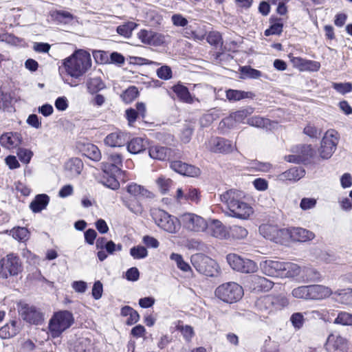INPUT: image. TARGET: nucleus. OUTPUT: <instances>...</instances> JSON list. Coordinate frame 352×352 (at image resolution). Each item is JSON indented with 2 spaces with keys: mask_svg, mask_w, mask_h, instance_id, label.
Wrapping results in <instances>:
<instances>
[{
  "mask_svg": "<svg viewBox=\"0 0 352 352\" xmlns=\"http://www.w3.org/2000/svg\"><path fill=\"white\" fill-rule=\"evenodd\" d=\"M242 197V192L234 189L228 190L220 195L221 202L228 210L226 212L227 216L247 219L253 213L252 208L241 200Z\"/></svg>",
  "mask_w": 352,
  "mask_h": 352,
  "instance_id": "nucleus-1",
  "label": "nucleus"
},
{
  "mask_svg": "<svg viewBox=\"0 0 352 352\" xmlns=\"http://www.w3.org/2000/svg\"><path fill=\"white\" fill-rule=\"evenodd\" d=\"M91 66V58L84 50H77L63 60L59 72H65L72 78H78L86 73Z\"/></svg>",
  "mask_w": 352,
  "mask_h": 352,
  "instance_id": "nucleus-2",
  "label": "nucleus"
},
{
  "mask_svg": "<svg viewBox=\"0 0 352 352\" xmlns=\"http://www.w3.org/2000/svg\"><path fill=\"white\" fill-rule=\"evenodd\" d=\"M289 304L287 298L283 295H267L260 297L255 302L256 310L263 315H268L281 310Z\"/></svg>",
  "mask_w": 352,
  "mask_h": 352,
  "instance_id": "nucleus-3",
  "label": "nucleus"
},
{
  "mask_svg": "<svg viewBox=\"0 0 352 352\" xmlns=\"http://www.w3.org/2000/svg\"><path fill=\"white\" fill-rule=\"evenodd\" d=\"M74 322L73 314L69 311L55 313L49 322V331L52 338L59 337Z\"/></svg>",
  "mask_w": 352,
  "mask_h": 352,
  "instance_id": "nucleus-4",
  "label": "nucleus"
},
{
  "mask_svg": "<svg viewBox=\"0 0 352 352\" xmlns=\"http://www.w3.org/2000/svg\"><path fill=\"white\" fill-rule=\"evenodd\" d=\"M151 216L155 224L165 232L176 234L180 229V221L164 210L154 208L151 210Z\"/></svg>",
  "mask_w": 352,
  "mask_h": 352,
  "instance_id": "nucleus-5",
  "label": "nucleus"
},
{
  "mask_svg": "<svg viewBox=\"0 0 352 352\" xmlns=\"http://www.w3.org/2000/svg\"><path fill=\"white\" fill-rule=\"evenodd\" d=\"M23 271L20 258L14 253H10L0 260V278L7 279L16 276Z\"/></svg>",
  "mask_w": 352,
  "mask_h": 352,
  "instance_id": "nucleus-6",
  "label": "nucleus"
},
{
  "mask_svg": "<svg viewBox=\"0 0 352 352\" xmlns=\"http://www.w3.org/2000/svg\"><path fill=\"white\" fill-rule=\"evenodd\" d=\"M191 263L196 270L207 276H214L218 274L219 266L216 261L203 254H195L191 256Z\"/></svg>",
  "mask_w": 352,
  "mask_h": 352,
  "instance_id": "nucleus-7",
  "label": "nucleus"
},
{
  "mask_svg": "<svg viewBox=\"0 0 352 352\" xmlns=\"http://www.w3.org/2000/svg\"><path fill=\"white\" fill-rule=\"evenodd\" d=\"M243 295V290L239 284L230 282L219 285L215 290V296L221 300L232 303L238 301Z\"/></svg>",
  "mask_w": 352,
  "mask_h": 352,
  "instance_id": "nucleus-8",
  "label": "nucleus"
},
{
  "mask_svg": "<svg viewBox=\"0 0 352 352\" xmlns=\"http://www.w3.org/2000/svg\"><path fill=\"white\" fill-rule=\"evenodd\" d=\"M339 142V136L337 131L333 129L328 130L323 136L319 153L322 159L330 158L336 151Z\"/></svg>",
  "mask_w": 352,
  "mask_h": 352,
  "instance_id": "nucleus-9",
  "label": "nucleus"
},
{
  "mask_svg": "<svg viewBox=\"0 0 352 352\" xmlns=\"http://www.w3.org/2000/svg\"><path fill=\"white\" fill-rule=\"evenodd\" d=\"M189 232H200L208 228L207 221L201 216L194 213H185L180 217V225Z\"/></svg>",
  "mask_w": 352,
  "mask_h": 352,
  "instance_id": "nucleus-10",
  "label": "nucleus"
},
{
  "mask_svg": "<svg viewBox=\"0 0 352 352\" xmlns=\"http://www.w3.org/2000/svg\"><path fill=\"white\" fill-rule=\"evenodd\" d=\"M230 266L236 271L242 273H253L258 267L255 262L248 258H243L236 254H229L226 257Z\"/></svg>",
  "mask_w": 352,
  "mask_h": 352,
  "instance_id": "nucleus-11",
  "label": "nucleus"
},
{
  "mask_svg": "<svg viewBox=\"0 0 352 352\" xmlns=\"http://www.w3.org/2000/svg\"><path fill=\"white\" fill-rule=\"evenodd\" d=\"M259 232L265 239L276 243H282L285 240V234L288 233L287 228L278 229L277 226L270 224L261 225Z\"/></svg>",
  "mask_w": 352,
  "mask_h": 352,
  "instance_id": "nucleus-12",
  "label": "nucleus"
},
{
  "mask_svg": "<svg viewBox=\"0 0 352 352\" xmlns=\"http://www.w3.org/2000/svg\"><path fill=\"white\" fill-rule=\"evenodd\" d=\"M206 146L211 152L224 154L231 153L234 148L230 140L218 137L211 138L206 142Z\"/></svg>",
  "mask_w": 352,
  "mask_h": 352,
  "instance_id": "nucleus-13",
  "label": "nucleus"
},
{
  "mask_svg": "<svg viewBox=\"0 0 352 352\" xmlns=\"http://www.w3.org/2000/svg\"><path fill=\"white\" fill-rule=\"evenodd\" d=\"M23 319L33 324H40L44 320L43 313L36 307L25 304L19 311Z\"/></svg>",
  "mask_w": 352,
  "mask_h": 352,
  "instance_id": "nucleus-14",
  "label": "nucleus"
},
{
  "mask_svg": "<svg viewBox=\"0 0 352 352\" xmlns=\"http://www.w3.org/2000/svg\"><path fill=\"white\" fill-rule=\"evenodd\" d=\"M138 38L146 45L160 46L165 42V36L152 30H141L138 34Z\"/></svg>",
  "mask_w": 352,
  "mask_h": 352,
  "instance_id": "nucleus-15",
  "label": "nucleus"
},
{
  "mask_svg": "<svg viewBox=\"0 0 352 352\" xmlns=\"http://www.w3.org/2000/svg\"><path fill=\"white\" fill-rule=\"evenodd\" d=\"M346 347V340L338 333H331L325 343V349L329 352H344Z\"/></svg>",
  "mask_w": 352,
  "mask_h": 352,
  "instance_id": "nucleus-16",
  "label": "nucleus"
},
{
  "mask_svg": "<svg viewBox=\"0 0 352 352\" xmlns=\"http://www.w3.org/2000/svg\"><path fill=\"white\" fill-rule=\"evenodd\" d=\"M22 141L21 135L17 132H6L0 136V144L9 150L19 148Z\"/></svg>",
  "mask_w": 352,
  "mask_h": 352,
  "instance_id": "nucleus-17",
  "label": "nucleus"
},
{
  "mask_svg": "<svg viewBox=\"0 0 352 352\" xmlns=\"http://www.w3.org/2000/svg\"><path fill=\"white\" fill-rule=\"evenodd\" d=\"M288 233L285 234V240L291 239L295 241L305 242L313 239L315 234L302 228H287Z\"/></svg>",
  "mask_w": 352,
  "mask_h": 352,
  "instance_id": "nucleus-18",
  "label": "nucleus"
},
{
  "mask_svg": "<svg viewBox=\"0 0 352 352\" xmlns=\"http://www.w3.org/2000/svg\"><path fill=\"white\" fill-rule=\"evenodd\" d=\"M170 166L174 171L188 177H195L199 174V168L186 164L182 161L176 160L170 162Z\"/></svg>",
  "mask_w": 352,
  "mask_h": 352,
  "instance_id": "nucleus-19",
  "label": "nucleus"
},
{
  "mask_svg": "<svg viewBox=\"0 0 352 352\" xmlns=\"http://www.w3.org/2000/svg\"><path fill=\"white\" fill-rule=\"evenodd\" d=\"M254 112L252 107H247L230 113V116L225 118L222 122L229 127L234 126V122L242 123L245 119Z\"/></svg>",
  "mask_w": 352,
  "mask_h": 352,
  "instance_id": "nucleus-20",
  "label": "nucleus"
},
{
  "mask_svg": "<svg viewBox=\"0 0 352 352\" xmlns=\"http://www.w3.org/2000/svg\"><path fill=\"white\" fill-rule=\"evenodd\" d=\"M283 261L265 260L260 263L263 273L269 276L280 277Z\"/></svg>",
  "mask_w": 352,
  "mask_h": 352,
  "instance_id": "nucleus-21",
  "label": "nucleus"
},
{
  "mask_svg": "<svg viewBox=\"0 0 352 352\" xmlns=\"http://www.w3.org/2000/svg\"><path fill=\"white\" fill-rule=\"evenodd\" d=\"M208 232L211 236L219 239H229L228 230L226 227L218 219H212L209 224H208Z\"/></svg>",
  "mask_w": 352,
  "mask_h": 352,
  "instance_id": "nucleus-22",
  "label": "nucleus"
},
{
  "mask_svg": "<svg viewBox=\"0 0 352 352\" xmlns=\"http://www.w3.org/2000/svg\"><path fill=\"white\" fill-rule=\"evenodd\" d=\"M274 283L265 277L254 275L250 279V287L256 292H266L272 288Z\"/></svg>",
  "mask_w": 352,
  "mask_h": 352,
  "instance_id": "nucleus-23",
  "label": "nucleus"
},
{
  "mask_svg": "<svg viewBox=\"0 0 352 352\" xmlns=\"http://www.w3.org/2000/svg\"><path fill=\"white\" fill-rule=\"evenodd\" d=\"M126 133L117 131L109 134L104 139L107 145L111 147H120L124 146L128 141Z\"/></svg>",
  "mask_w": 352,
  "mask_h": 352,
  "instance_id": "nucleus-24",
  "label": "nucleus"
},
{
  "mask_svg": "<svg viewBox=\"0 0 352 352\" xmlns=\"http://www.w3.org/2000/svg\"><path fill=\"white\" fill-rule=\"evenodd\" d=\"M309 289V300H322L332 294V290L329 287L322 285H311Z\"/></svg>",
  "mask_w": 352,
  "mask_h": 352,
  "instance_id": "nucleus-25",
  "label": "nucleus"
},
{
  "mask_svg": "<svg viewBox=\"0 0 352 352\" xmlns=\"http://www.w3.org/2000/svg\"><path fill=\"white\" fill-rule=\"evenodd\" d=\"M305 170L301 167H293L278 175V179L282 182H296L303 177Z\"/></svg>",
  "mask_w": 352,
  "mask_h": 352,
  "instance_id": "nucleus-26",
  "label": "nucleus"
},
{
  "mask_svg": "<svg viewBox=\"0 0 352 352\" xmlns=\"http://www.w3.org/2000/svg\"><path fill=\"white\" fill-rule=\"evenodd\" d=\"M83 168V163L79 158H72L65 165L66 175L69 178H73L80 174Z\"/></svg>",
  "mask_w": 352,
  "mask_h": 352,
  "instance_id": "nucleus-27",
  "label": "nucleus"
},
{
  "mask_svg": "<svg viewBox=\"0 0 352 352\" xmlns=\"http://www.w3.org/2000/svg\"><path fill=\"white\" fill-rule=\"evenodd\" d=\"M148 154L153 159L163 161L168 159L171 154V150L166 146L154 145L149 147Z\"/></svg>",
  "mask_w": 352,
  "mask_h": 352,
  "instance_id": "nucleus-28",
  "label": "nucleus"
},
{
  "mask_svg": "<svg viewBox=\"0 0 352 352\" xmlns=\"http://www.w3.org/2000/svg\"><path fill=\"white\" fill-rule=\"evenodd\" d=\"M127 151L132 154H138L146 150L148 146L146 140L137 137L127 141Z\"/></svg>",
  "mask_w": 352,
  "mask_h": 352,
  "instance_id": "nucleus-29",
  "label": "nucleus"
},
{
  "mask_svg": "<svg viewBox=\"0 0 352 352\" xmlns=\"http://www.w3.org/2000/svg\"><path fill=\"white\" fill-rule=\"evenodd\" d=\"M282 265L280 278H293L301 274L302 269L296 263L283 261Z\"/></svg>",
  "mask_w": 352,
  "mask_h": 352,
  "instance_id": "nucleus-30",
  "label": "nucleus"
},
{
  "mask_svg": "<svg viewBox=\"0 0 352 352\" xmlns=\"http://www.w3.org/2000/svg\"><path fill=\"white\" fill-rule=\"evenodd\" d=\"M171 89L181 101L188 104L194 102V98L190 94L188 89L184 85L179 82L173 85Z\"/></svg>",
  "mask_w": 352,
  "mask_h": 352,
  "instance_id": "nucleus-31",
  "label": "nucleus"
},
{
  "mask_svg": "<svg viewBox=\"0 0 352 352\" xmlns=\"http://www.w3.org/2000/svg\"><path fill=\"white\" fill-rule=\"evenodd\" d=\"M50 201V197L45 194H40L35 197L30 203V208L34 212H39L45 209Z\"/></svg>",
  "mask_w": 352,
  "mask_h": 352,
  "instance_id": "nucleus-32",
  "label": "nucleus"
},
{
  "mask_svg": "<svg viewBox=\"0 0 352 352\" xmlns=\"http://www.w3.org/2000/svg\"><path fill=\"white\" fill-rule=\"evenodd\" d=\"M247 123L250 126L265 129H270L273 126V124H275L274 122H272L268 118L259 116H255L248 118Z\"/></svg>",
  "mask_w": 352,
  "mask_h": 352,
  "instance_id": "nucleus-33",
  "label": "nucleus"
},
{
  "mask_svg": "<svg viewBox=\"0 0 352 352\" xmlns=\"http://www.w3.org/2000/svg\"><path fill=\"white\" fill-rule=\"evenodd\" d=\"M19 332V327L17 322L12 321L0 329V338L8 339L14 337Z\"/></svg>",
  "mask_w": 352,
  "mask_h": 352,
  "instance_id": "nucleus-34",
  "label": "nucleus"
},
{
  "mask_svg": "<svg viewBox=\"0 0 352 352\" xmlns=\"http://www.w3.org/2000/svg\"><path fill=\"white\" fill-rule=\"evenodd\" d=\"M254 94L251 91H245L235 89L226 91V98L230 101H239L245 98H253Z\"/></svg>",
  "mask_w": 352,
  "mask_h": 352,
  "instance_id": "nucleus-35",
  "label": "nucleus"
},
{
  "mask_svg": "<svg viewBox=\"0 0 352 352\" xmlns=\"http://www.w3.org/2000/svg\"><path fill=\"white\" fill-rule=\"evenodd\" d=\"M86 84L88 91L91 94L97 93L105 87L104 82L102 81L101 78L98 76L89 78Z\"/></svg>",
  "mask_w": 352,
  "mask_h": 352,
  "instance_id": "nucleus-36",
  "label": "nucleus"
},
{
  "mask_svg": "<svg viewBox=\"0 0 352 352\" xmlns=\"http://www.w3.org/2000/svg\"><path fill=\"white\" fill-rule=\"evenodd\" d=\"M51 16L54 21L63 24H70L75 19L73 14L65 10H56Z\"/></svg>",
  "mask_w": 352,
  "mask_h": 352,
  "instance_id": "nucleus-37",
  "label": "nucleus"
},
{
  "mask_svg": "<svg viewBox=\"0 0 352 352\" xmlns=\"http://www.w3.org/2000/svg\"><path fill=\"white\" fill-rule=\"evenodd\" d=\"M126 190L135 198L138 196L150 197L151 195V193L144 187L135 183L129 184L126 187Z\"/></svg>",
  "mask_w": 352,
  "mask_h": 352,
  "instance_id": "nucleus-38",
  "label": "nucleus"
},
{
  "mask_svg": "<svg viewBox=\"0 0 352 352\" xmlns=\"http://www.w3.org/2000/svg\"><path fill=\"white\" fill-rule=\"evenodd\" d=\"M84 155L88 158L98 162L101 159V153L99 148L93 144H87L84 146Z\"/></svg>",
  "mask_w": 352,
  "mask_h": 352,
  "instance_id": "nucleus-39",
  "label": "nucleus"
},
{
  "mask_svg": "<svg viewBox=\"0 0 352 352\" xmlns=\"http://www.w3.org/2000/svg\"><path fill=\"white\" fill-rule=\"evenodd\" d=\"M124 205L133 213L141 214L143 212V207L137 198L133 197L122 200Z\"/></svg>",
  "mask_w": 352,
  "mask_h": 352,
  "instance_id": "nucleus-40",
  "label": "nucleus"
},
{
  "mask_svg": "<svg viewBox=\"0 0 352 352\" xmlns=\"http://www.w3.org/2000/svg\"><path fill=\"white\" fill-rule=\"evenodd\" d=\"M301 278L304 281H317L320 279V274L314 268L304 267L301 271Z\"/></svg>",
  "mask_w": 352,
  "mask_h": 352,
  "instance_id": "nucleus-41",
  "label": "nucleus"
},
{
  "mask_svg": "<svg viewBox=\"0 0 352 352\" xmlns=\"http://www.w3.org/2000/svg\"><path fill=\"white\" fill-rule=\"evenodd\" d=\"M229 239H243L248 236V232L246 228L240 226H232L228 229Z\"/></svg>",
  "mask_w": 352,
  "mask_h": 352,
  "instance_id": "nucleus-42",
  "label": "nucleus"
},
{
  "mask_svg": "<svg viewBox=\"0 0 352 352\" xmlns=\"http://www.w3.org/2000/svg\"><path fill=\"white\" fill-rule=\"evenodd\" d=\"M137 26V23L132 21H129L119 25L117 28V32L121 36H123L126 38H129L132 34L133 30L135 29Z\"/></svg>",
  "mask_w": 352,
  "mask_h": 352,
  "instance_id": "nucleus-43",
  "label": "nucleus"
},
{
  "mask_svg": "<svg viewBox=\"0 0 352 352\" xmlns=\"http://www.w3.org/2000/svg\"><path fill=\"white\" fill-rule=\"evenodd\" d=\"M92 350L93 344L88 338L79 339L75 346L76 352H91Z\"/></svg>",
  "mask_w": 352,
  "mask_h": 352,
  "instance_id": "nucleus-44",
  "label": "nucleus"
},
{
  "mask_svg": "<svg viewBox=\"0 0 352 352\" xmlns=\"http://www.w3.org/2000/svg\"><path fill=\"white\" fill-rule=\"evenodd\" d=\"M309 285H303L294 288L292 292V294L296 298L309 300Z\"/></svg>",
  "mask_w": 352,
  "mask_h": 352,
  "instance_id": "nucleus-45",
  "label": "nucleus"
},
{
  "mask_svg": "<svg viewBox=\"0 0 352 352\" xmlns=\"http://www.w3.org/2000/svg\"><path fill=\"white\" fill-rule=\"evenodd\" d=\"M185 200L198 204L200 201V192L199 190L193 187H186Z\"/></svg>",
  "mask_w": 352,
  "mask_h": 352,
  "instance_id": "nucleus-46",
  "label": "nucleus"
},
{
  "mask_svg": "<svg viewBox=\"0 0 352 352\" xmlns=\"http://www.w3.org/2000/svg\"><path fill=\"white\" fill-rule=\"evenodd\" d=\"M10 234L18 241H25L28 239L29 231L23 227H18L10 230Z\"/></svg>",
  "mask_w": 352,
  "mask_h": 352,
  "instance_id": "nucleus-47",
  "label": "nucleus"
},
{
  "mask_svg": "<svg viewBox=\"0 0 352 352\" xmlns=\"http://www.w3.org/2000/svg\"><path fill=\"white\" fill-rule=\"evenodd\" d=\"M156 184L162 194H165L173 185V181L164 176L159 177L156 180Z\"/></svg>",
  "mask_w": 352,
  "mask_h": 352,
  "instance_id": "nucleus-48",
  "label": "nucleus"
},
{
  "mask_svg": "<svg viewBox=\"0 0 352 352\" xmlns=\"http://www.w3.org/2000/svg\"><path fill=\"white\" fill-rule=\"evenodd\" d=\"M170 258L175 261L177 267L183 272H188L190 270V266L184 261L182 255L176 253H172L170 256Z\"/></svg>",
  "mask_w": 352,
  "mask_h": 352,
  "instance_id": "nucleus-49",
  "label": "nucleus"
},
{
  "mask_svg": "<svg viewBox=\"0 0 352 352\" xmlns=\"http://www.w3.org/2000/svg\"><path fill=\"white\" fill-rule=\"evenodd\" d=\"M130 254L135 259H142L148 256V251L144 246L137 245L131 248Z\"/></svg>",
  "mask_w": 352,
  "mask_h": 352,
  "instance_id": "nucleus-50",
  "label": "nucleus"
},
{
  "mask_svg": "<svg viewBox=\"0 0 352 352\" xmlns=\"http://www.w3.org/2000/svg\"><path fill=\"white\" fill-rule=\"evenodd\" d=\"M334 323L342 325H352V314L345 311H341L335 319Z\"/></svg>",
  "mask_w": 352,
  "mask_h": 352,
  "instance_id": "nucleus-51",
  "label": "nucleus"
},
{
  "mask_svg": "<svg viewBox=\"0 0 352 352\" xmlns=\"http://www.w3.org/2000/svg\"><path fill=\"white\" fill-rule=\"evenodd\" d=\"M283 24L281 22V19H277V21L272 24L270 28L267 29L265 31V36H270V35H278L281 34L283 32Z\"/></svg>",
  "mask_w": 352,
  "mask_h": 352,
  "instance_id": "nucleus-52",
  "label": "nucleus"
},
{
  "mask_svg": "<svg viewBox=\"0 0 352 352\" xmlns=\"http://www.w3.org/2000/svg\"><path fill=\"white\" fill-rule=\"evenodd\" d=\"M207 41L212 45L218 47L223 44L221 35L219 32L213 31L208 33Z\"/></svg>",
  "mask_w": 352,
  "mask_h": 352,
  "instance_id": "nucleus-53",
  "label": "nucleus"
},
{
  "mask_svg": "<svg viewBox=\"0 0 352 352\" xmlns=\"http://www.w3.org/2000/svg\"><path fill=\"white\" fill-rule=\"evenodd\" d=\"M17 156L19 159V160L23 163V164H29L30 160H31V158L33 155V153L27 149V148H18V150H17Z\"/></svg>",
  "mask_w": 352,
  "mask_h": 352,
  "instance_id": "nucleus-54",
  "label": "nucleus"
},
{
  "mask_svg": "<svg viewBox=\"0 0 352 352\" xmlns=\"http://www.w3.org/2000/svg\"><path fill=\"white\" fill-rule=\"evenodd\" d=\"M241 72L245 77L252 79H257L261 76V72L260 71L248 66L242 67Z\"/></svg>",
  "mask_w": 352,
  "mask_h": 352,
  "instance_id": "nucleus-55",
  "label": "nucleus"
},
{
  "mask_svg": "<svg viewBox=\"0 0 352 352\" xmlns=\"http://www.w3.org/2000/svg\"><path fill=\"white\" fill-rule=\"evenodd\" d=\"M332 87L341 94H345L352 91V85L350 82H333Z\"/></svg>",
  "mask_w": 352,
  "mask_h": 352,
  "instance_id": "nucleus-56",
  "label": "nucleus"
},
{
  "mask_svg": "<svg viewBox=\"0 0 352 352\" xmlns=\"http://www.w3.org/2000/svg\"><path fill=\"white\" fill-rule=\"evenodd\" d=\"M138 96V90L135 87L128 88L122 94L123 100L127 103L131 102Z\"/></svg>",
  "mask_w": 352,
  "mask_h": 352,
  "instance_id": "nucleus-57",
  "label": "nucleus"
},
{
  "mask_svg": "<svg viewBox=\"0 0 352 352\" xmlns=\"http://www.w3.org/2000/svg\"><path fill=\"white\" fill-rule=\"evenodd\" d=\"M157 76L160 79L167 80L172 78V70L169 66L163 65L157 69Z\"/></svg>",
  "mask_w": 352,
  "mask_h": 352,
  "instance_id": "nucleus-58",
  "label": "nucleus"
},
{
  "mask_svg": "<svg viewBox=\"0 0 352 352\" xmlns=\"http://www.w3.org/2000/svg\"><path fill=\"white\" fill-rule=\"evenodd\" d=\"M290 321L296 329H300L304 324L305 318L302 313H294L291 316Z\"/></svg>",
  "mask_w": 352,
  "mask_h": 352,
  "instance_id": "nucleus-59",
  "label": "nucleus"
},
{
  "mask_svg": "<svg viewBox=\"0 0 352 352\" xmlns=\"http://www.w3.org/2000/svg\"><path fill=\"white\" fill-rule=\"evenodd\" d=\"M272 166V164L268 162L254 161L251 163L252 168L261 172H268L271 169Z\"/></svg>",
  "mask_w": 352,
  "mask_h": 352,
  "instance_id": "nucleus-60",
  "label": "nucleus"
},
{
  "mask_svg": "<svg viewBox=\"0 0 352 352\" xmlns=\"http://www.w3.org/2000/svg\"><path fill=\"white\" fill-rule=\"evenodd\" d=\"M108 159L115 168L118 170H120V167L122 166V156L120 154L112 153L109 156Z\"/></svg>",
  "mask_w": 352,
  "mask_h": 352,
  "instance_id": "nucleus-61",
  "label": "nucleus"
},
{
  "mask_svg": "<svg viewBox=\"0 0 352 352\" xmlns=\"http://www.w3.org/2000/svg\"><path fill=\"white\" fill-rule=\"evenodd\" d=\"M177 329L182 333L186 340L189 341L194 335L193 329L188 325H179Z\"/></svg>",
  "mask_w": 352,
  "mask_h": 352,
  "instance_id": "nucleus-62",
  "label": "nucleus"
},
{
  "mask_svg": "<svg viewBox=\"0 0 352 352\" xmlns=\"http://www.w3.org/2000/svg\"><path fill=\"white\" fill-rule=\"evenodd\" d=\"M103 292V286L100 281H96L92 287L91 294L95 300H99Z\"/></svg>",
  "mask_w": 352,
  "mask_h": 352,
  "instance_id": "nucleus-63",
  "label": "nucleus"
},
{
  "mask_svg": "<svg viewBox=\"0 0 352 352\" xmlns=\"http://www.w3.org/2000/svg\"><path fill=\"white\" fill-rule=\"evenodd\" d=\"M304 133L310 137L311 138H318L321 131H318L314 126L312 125H307L306 127H305Z\"/></svg>",
  "mask_w": 352,
  "mask_h": 352,
  "instance_id": "nucleus-64",
  "label": "nucleus"
}]
</instances>
